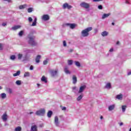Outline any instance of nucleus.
Listing matches in <instances>:
<instances>
[{
	"mask_svg": "<svg viewBox=\"0 0 131 131\" xmlns=\"http://www.w3.org/2000/svg\"><path fill=\"white\" fill-rule=\"evenodd\" d=\"M126 109V105H122V112H125Z\"/></svg>",
	"mask_w": 131,
	"mask_h": 131,
	"instance_id": "2f4dec72",
	"label": "nucleus"
},
{
	"mask_svg": "<svg viewBox=\"0 0 131 131\" xmlns=\"http://www.w3.org/2000/svg\"><path fill=\"white\" fill-rule=\"evenodd\" d=\"M92 30H93V27H92L87 28L82 30L81 31L82 36H83V37H86L87 36H89V35L90 34L89 32H90V31H92Z\"/></svg>",
	"mask_w": 131,
	"mask_h": 131,
	"instance_id": "f257e3e1",
	"label": "nucleus"
},
{
	"mask_svg": "<svg viewBox=\"0 0 131 131\" xmlns=\"http://www.w3.org/2000/svg\"><path fill=\"white\" fill-rule=\"evenodd\" d=\"M111 14L110 13H104L102 16V19H105V18H108V17H109V16H110Z\"/></svg>",
	"mask_w": 131,
	"mask_h": 131,
	"instance_id": "dca6fc26",
	"label": "nucleus"
},
{
	"mask_svg": "<svg viewBox=\"0 0 131 131\" xmlns=\"http://www.w3.org/2000/svg\"><path fill=\"white\" fill-rule=\"evenodd\" d=\"M20 26H15L14 27L12 28V30H17V29H19L20 28Z\"/></svg>",
	"mask_w": 131,
	"mask_h": 131,
	"instance_id": "bb28decb",
	"label": "nucleus"
},
{
	"mask_svg": "<svg viewBox=\"0 0 131 131\" xmlns=\"http://www.w3.org/2000/svg\"><path fill=\"white\" fill-rule=\"evenodd\" d=\"M115 108V104H113L108 106V110L109 111H112V110H114Z\"/></svg>",
	"mask_w": 131,
	"mask_h": 131,
	"instance_id": "2eb2a0df",
	"label": "nucleus"
},
{
	"mask_svg": "<svg viewBox=\"0 0 131 131\" xmlns=\"http://www.w3.org/2000/svg\"><path fill=\"white\" fill-rule=\"evenodd\" d=\"M98 9H99V10H103V6L102 5H99Z\"/></svg>",
	"mask_w": 131,
	"mask_h": 131,
	"instance_id": "79ce46f5",
	"label": "nucleus"
},
{
	"mask_svg": "<svg viewBox=\"0 0 131 131\" xmlns=\"http://www.w3.org/2000/svg\"><path fill=\"white\" fill-rule=\"evenodd\" d=\"M77 82V78L76 77V76L74 75L73 76V83L74 84H75Z\"/></svg>",
	"mask_w": 131,
	"mask_h": 131,
	"instance_id": "4468645a",
	"label": "nucleus"
},
{
	"mask_svg": "<svg viewBox=\"0 0 131 131\" xmlns=\"http://www.w3.org/2000/svg\"><path fill=\"white\" fill-rule=\"evenodd\" d=\"M7 91H8L9 94H13V90L11 88H8Z\"/></svg>",
	"mask_w": 131,
	"mask_h": 131,
	"instance_id": "473e14b6",
	"label": "nucleus"
},
{
	"mask_svg": "<svg viewBox=\"0 0 131 131\" xmlns=\"http://www.w3.org/2000/svg\"><path fill=\"white\" fill-rule=\"evenodd\" d=\"M126 4H129V1L128 0L126 1Z\"/></svg>",
	"mask_w": 131,
	"mask_h": 131,
	"instance_id": "5fc2aeb1",
	"label": "nucleus"
},
{
	"mask_svg": "<svg viewBox=\"0 0 131 131\" xmlns=\"http://www.w3.org/2000/svg\"><path fill=\"white\" fill-rule=\"evenodd\" d=\"M103 0H93V2H102Z\"/></svg>",
	"mask_w": 131,
	"mask_h": 131,
	"instance_id": "09e8293b",
	"label": "nucleus"
},
{
	"mask_svg": "<svg viewBox=\"0 0 131 131\" xmlns=\"http://www.w3.org/2000/svg\"><path fill=\"white\" fill-rule=\"evenodd\" d=\"M23 33H24L23 31H21L19 32V33H18V35H19V36H22V35H23Z\"/></svg>",
	"mask_w": 131,
	"mask_h": 131,
	"instance_id": "a19ab883",
	"label": "nucleus"
},
{
	"mask_svg": "<svg viewBox=\"0 0 131 131\" xmlns=\"http://www.w3.org/2000/svg\"><path fill=\"white\" fill-rule=\"evenodd\" d=\"M43 63L44 65H47V64H48V60H44Z\"/></svg>",
	"mask_w": 131,
	"mask_h": 131,
	"instance_id": "a18cd8bd",
	"label": "nucleus"
},
{
	"mask_svg": "<svg viewBox=\"0 0 131 131\" xmlns=\"http://www.w3.org/2000/svg\"><path fill=\"white\" fill-rule=\"evenodd\" d=\"M62 9H68V10H70V9H72V6L71 5H69L68 3H64L62 5Z\"/></svg>",
	"mask_w": 131,
	"mask_h": 131,
	"instance_id": "423d86ee",
	"label": "nucleus"
},
{
	"mask_svg": "<svg viewBox=\"0 0 131 131\" xmlns=\"http://www.w3.org/2000/svg\"><path fill=\"white\" fill-rule=\"evenodd\" d=\"M116 43L117 45H119V41H118Z\"/></svg>",
	"mask_w": 131,
	"mask_h": 131,
	"instance_id": "052dcab7",
	"label": "nucleus"
},
{
	"mask_svg": "<svg viewBox=\"0 0 131 131\" xmlns=\"http://www.w3.org/2000/svg\"><path fill=\"white\" fill-rule=\"evenodd\" d=\"M75 64L77 67H80V63L79 62L75 61Z\"/></svg>",
	"mask_w": 131,
	"mask_h": 131,
	"instance_id": "f704fd0d",
	"label": "nucleus"
},
{
	"mask_svg": "<svg viewBox=\"0 0 131 131\" xmlns=\"http://www.w3.org/2000/svg\"><path fill=\"white\" fill-rule=\"evenodd\" d=\"M24 77H28L30 76V73L28 72H26L24 75Z\"/></svg>",
	"mask_w": 131,
	"mask_h": 131,
	"instance_id": "c85d7f7f",
	"label": "nucleus"
},
{
	"mask_svg": "<svg viewBox=\"0 0 131 131\" xmlns=\"http://www.w3.org/2000/svg\"><path fill=\"white\" fill-rule=\"evenodd\" d=\"M30 70H33V66H30Z\"/></svg>",
	"mask_w": 131,
	"mask_h": 131,
	"instance_id": "3c124183",
	"label": "nucleus"
},
{
	"mask_svg": "<svg viewBox=\"0 0 131 131\" xmlns=\"http://www.w3.org/2000/svg\"><path fill=\"white\" fill-rule=\"evenodd\" d=\"M28 43L31 46H36V42L34 40V36H28Z\"/></svg>",
	"mask_w": 131,
	"mask_h": 131,
	"instance_id": "f03ea898",
	"label": "nucleus"
},
{
	"mask_svg": "<svg viewBox=\"0 0 131 131\" xmlns=\"http://www.w3.org/2000/svg\"><path fill=\"white\" fill-rule=\"evenodd\" d=\"M22 130V128L20 126H18L15 129V131H21Z\"/></svg>",
	"mask_w": 131,
	"mask_h": 131,
	"instance_id": "72a5a7b5",
	"label": "nucleus"
},
{
	"mask_svg": "<svg viewBox=\"0 0 131 131\" xmlns=\"http://www.w3.org/2000/svg\"><path fill=\"white\" fill-rule=\"evenodd\" d=\"M103 116H101L100 117V119H103Z\"/></svg>",
	"mask_w": 131,
	"mask_h": 131,
	"instance_id": "680f3d73",
	"label": "nucleus"
},
{
	"mask_svg": "<svg viewBox=\"0 0 131 131\" xmlns=\"http://www.w3.org/2000/svg\"><path fill=\"white\" fill-rule=\"evenodd\" d=\"M0 97L2 99H6L7 98V94L6 93H2L0 94Z\"/></svg>",
	"mask_w": 131,
	"mask_h": 131,
	"instance_id": "4be33fe9",
	"label": "nucleus"
},
{
	"mask_svg": "<svg viewBox=\"0 0 131 131\" xmlns=\"http://www.w3.org/2000/svg\"><path fill=\"white\" fill-rule=\"evenodd\" d=\"M95 32H98V29H95Z\"/></svg>",
	"mask_w": 131,
	"mask_h": 131,
	"instance_id": "13d9d810",
	"label": "nucleus"
},
{
	"mask_svg": "<svg viewBox=\"0 0 131 131\" xmlns=\"http://www.w3.org/2000/svg\"><path fill=\"white\" fill-rule=\"evenodd\" d=\"M23 61H27V56H26L25 58H24Z\"/></svg>",
	"mask_w": 131,
	"mask_h": 131,
	"instance_id": "8fccbe9b",
	"label": "nucleus"
},
{
	"mask_svg": "<svg viewBox=\"0 0 131 131\" xmlns=\"http://www.w3.org/2000/svg\"><path fill=\"white\" fill-rule=\"evenodd\" d=\"M22 57H23V54L21 53H19L17 54V58L18 60H21V59H22Z\"/></svg>",
	"mask_w": 131,
	"mask_h": 131,
	"instance_id": "cd10ccee",
	"label": "nucleus"
},
{
	"mask_svg": "<svg viewBox=\"0 0 131 131\" xmlns=\"http://www.w3.org/2000/svg\"><path fill=\"white\" fill-rule=\"evenodd\" d=\"M28 131H38L37 126H36V125H32L31 127V130Z\"/></svg>",
	"mask_w": 131,
	"mask_h": 131,
	"instance_id": "9d476101",
	"label": "nucleus"
},
{
	"mask_svg": "<svg viewBox=\"0 0 131 131\" xmlns=\"http://www.w3.org/2000/svg\"><path fill=\"white\" fill-rule=\"evenodd\" d=\"M10 60H12V61H14L16 59V56L15 55H11L10 56Z\"/></svg>",
	"mask_w": 131,
	"mask_h": 131,
	"instance_id": "c9c22d12",
	"label": "nucleus"
},
{
	"mask_svg": "<svg viewBox=\"0 0 131 131\" xmlns=\"http://www.w3.org/2000/svg\"><path fill=\"white\" fill-rule=\"evenodd\" d=\"M15 83L17 85H21V80H17L15 82Z\"/></svg>",
	"mask_w": 131,
	"mask_h": 131,
	"instance_id": "e433bc0d",
	"label": "nucleus"
},
{
	"mask_svg": "<svg viewBox=\"0 0 131 131\" xmlns=\"http://www.w3.org/2000/svg\"><path fill=\"white\" fill-rule=\"evenodd\" d=\"M4 1H5L6 2H8V3H11L12 2L11 0H4Z\"/></svg>",
	"mask_w": 131,
	"mask_h": 131,
	"instance_id": "603ef678",
	"label": "nucleus"
},
{
	"mask_svg": "<svg viewBox=\"0 0 131 131\" xmlns=\"http://www.w3.org/2000/svg\"><path fill=\"white\" fill-rule=\"evenodd\" d=\"M32 11H33V8H29L28 9V13H31V12H32Z\"/></svg>",
	"mask_w": 131,
	"mask_h": 131,
	"instance_id": "ea45409f",
	"label": "nucleus"
},
{
	"mask_svg": "<svg viewBox=\"0 0 131 131\" xmlns=\"http://www.w3.org/2000/svg\"><path fill=\"white\" fill-rule=\"evenodd\" d=\"M52 115H53V112L49 111L47 113L48 117H49V118H51V117H52Z\"/></svg>",
	"mask_w": 131,
	"mask_h": 131,
	"instance_id": "a211bd4d",
	"label": "nucleus"
},
{
	"mask_svg": "<svg viewBox=\"0 0 131 131\" xmlns=\"http://www.w3.org/2000/svg\"><path fill=\"white\" fill-rule=\"evenodd\" d=\"M82 98H83V94H81V95H80L77 98V101H78V102H79V101H80V100H81V99H82Z\"/></svg>",
	"mask_w": 131,
	"mask_h": 131,
	"instance_id": "5701e85b",
	"label": "nucleus"
},
{
	"mask_svg": "<svg viewBox=\"0 0 131 131\" xmlns=\"http://www.w3.org/2000/svg\"><path fill=\"white\" fill-rule=\"evenodd\" d=\"M110 52H113V48H111V49L110 50Z\"/></svg>",
	"mask_w": 131,
	"mask_h": 131,
	"instance_id": "6e6d98bb",
	"label": "nucleus"
},
{
	"mask_svg": "<svg viewBox=\"0 0 131 131\" xmlns=\"http://www.w3.org/2000/svg\"><path fill=\"white\" fill-rule=\"evenodd\" d=\"M119 125H120V126H121V125H123V123H122V122L120 123Z\"/></svg>",
	"mask_w": 131,
	"mask_h": 131,
	"instance_id": "864d4df0",
	"label": "nucleus"
},
{
	"mask_svg": "<svg viewBox=\"0 0 131 131\" xmlns=\"http://www.w3.org/2000/svg\"><path fill=\"white\" fill-rule=\"evenodd\" d=\"M54 123L56 126H59V118L57 116L54 118Z\"/></svg>",
	"mask_w": 131,
	"mask_h": 131,
	"instance_id": "6e6552de",
	"label": "nucleus"
},
{
	"mask_svg": "<svg viewBox=\"0 0 131 131\" xmlns=\"http://www.w3.org/2000/svg\"><path fill=\"white\" fill-rule=\"evenodd\" d=\"M32 114H33V112H31L29 113V114H30V115H31Z\"/></svg>",
	"mask_w": 131,
	"mask_h": 131,
	"instance_id": "bf43d9fd",
	"label": "nucleus"
},
{
	"mask_svg": "<svg viewBox=\"0 0 131 131\" xmlns=\"http://www.w3.org/2000/svg\"><path fill=\"white\" fill-rule=\"evenodd\" d=\"M66 25H67V26H70L71 29H74L76 26V24H67Z\"/></svg>",
	"mask_w": 131,
	"mask_h": 131,
	"instance_id": "1a4fd4ad",
	"label": "nucleus"
},
{
	"mask_svg": "<svg viewBox=\"0 0 131 131\" xmlns=\"http://www.w3.org/2000/svg\"><path fill=\"white\" fill-rule=\"evenodd\" d=\"M76 89H77V88L76 87V86H74V87H73V88H72V90H73V92H74V93H76Z\"/></svg>",
	"mask_w": 131,
	"mask_h": 131,
	"instance_id": "58836bf2",
	"label": "nucleus"
},
{
	"mask_svg": "<svg viewBox=\"0 0 131 131\" xmlns=\"http://www.w3.org/2000/svg\"><path fill=\"white\" fill-rule=\"evenodd\" d=\"M101 35L103 37L107 36V35H108V33L107 31H104L101 33Z\"/></svg>",
	"mask_w": 131,
	"mask_h": 131,
	"instance_id": "393cba45",
	"label": "nucleus"
},
{
	"mask_svg": "<svg viewBox=\"0 0 131 131\" xmlns=\"http://www.w3.org/2000/svg\"><path fill=\"white\" fill-rule=\"evenodd\" d=\"M2 26H4V27L7 26V23H3L2 24Z\"/></svg>",
	"mask_w": 131,
	"mask_h": 131,
	"instance_id": "de8ad7c7",
	"label": "nucleus"
},
{
	"mask_svg": "<svg viewBox=\"0 0 131 131\" xmlns=\"http://www.w3.org/2000/svg\"><path fill=\"white\" fill-rule=\"evenodd\" d=\"M63 47H67V44L66 43V41L64 40L63 41Z\"/></svg>",
	"mask_w": 131,
	"mask_h": 131,
	"instance_id": "37998d69",
	"label": "nucleus"
},
{
	"mask_svg": "<svg viewBox=\"0 0 131 131\" xmlns=\"http://www.w3.org/2000/svg\"><path fill=\"white\" fill-rule=\"evenodd\" d=\"M46 113V110L45 108H41L40 110L37 111L36 112V115H38L39 116H43L45 113Z\"/></svg>",
	"mask_w": 131,
	"mask_h": 131,
	"instance_id": "7ed1b4c3",
	"label": "nucleus"
},
{
	"mask_svg": "<svg viewBox=\"0 0 131 131\" xmlns=\"http://www.w3.org/2000/svg\"><path fill=\"white\" fill-rule=\"evenodd\" d=\"M73 50L72 49L70 50V52H72Z\"/></svg>",
	"mask_w": 131,
	"mask_h": 131,
	"instance_id": "69168bd1",
	"label": "nucleus"
},
{
	"mask_svg": "<svg viewBox=\"0 0 131 131\" xmlns=\"http://www.w3.org/2000/svg\"><path fill=\"white\" fill-rule=\"evenodd\" d=\"M27 7V5L24 4L23 5H20L19 6V9L20 10H23V9H25Z\"/></svg>",
	"mask_w": 131,
	"mask_h": 131,
	"instance_id": "aec40b11",
	"label": "nucleus"
},
{
	"mask_svg": "<svg viewBox=\"0 0 131 131\" xmlns=\"http://www.w3.org/2000/svg\"><path fill=\"white\" fill-rule=\"evenodd\" d=\"M42 19L44 20V21H48V20H50V16H49L48 14H45L42 16Z\"/></svg>",
	"mask_w": 131,
	"mask_h": 131,
	"instance_id": "0eeeda50",
	"label": "nucleus"
},
{
	"mask_svg": "<svg viewBox=\"0 0 131 131\" xmlns=\"http://www.w3.org/2000/svg\"><path fill=\"white\" fill-rule=\"evenodd\" d=\"M69 68L68 67H65L64 68V71L66 74H70V71H69Z\"/></svg>",
	"mask_w": 131,
	"mask_h": 131,
	"instance_id": "9b49d317",
	"label": "nucleus"
},
{
	"mask_svg": "<svg viewBox=\"0 0 131 131\" xmlns=\"http://www.w3.org/2000/svg\"><path fill=\"white\" fill-rule=\"evenodd\" d=\"M68 64L70 66H71V65H72L73 64V60H68Z\"/></svg>",
	"mask_w": 131,
	"mask_h": 131,
	"instance_id": "c756f323",
	"label": "nucleus"
},
{
	"mask_svg": "<svg viewBox=\"0 0 131 131\" xmlns=\"http://www.w3.org/2000/svg\"><path fill=\"white\" fill-rule=\"evenodd\" d=\"M114 24H115L114 23H112V25H114Z\"/></svg>",
	"mask_w": 131,
	"mask_h": 131,
	"instance_id": "0e129e2a",
	"label": "nucleus"
},
{
	"mask_svg": "<svg viewBox=\"0 0 131 131\" xmlns=\"http://www.w3.org/2000/svg\"><path fill=\"white\" fill-rule=\"evenodd\" d=\"M116 98L118 99V100H122V94L117 95Z\"/></svg>",
	"mask_w": 131,
	"mask_h": 131,
	"instance_id": "a878e982",
	"label": "nucleus"
},
{
	"mask_svg": "<svg viewBox=\"0 0 131 131\" xmlns=\"http://www.w3.org/2000/svg\"><path fill=\"white\" fill-rule=\"evenodd\" d=\"M21 74V71H17L16 73L13 74V76L16 77V76H19Z\"/></svg>",
	"mask_w": 131,
	"mask_h": 131,
	"instance_id": "412c9836",
	"label": "nucleus"
},
{
	"mask_svg": "<svg viewBox=\"0 0 131 131\" xmlns=\"http://www.w3.org/2000/svg\"><path fill=\"white\" fill-rule=\"evenodd\" d=\"M36 21H37V18L35 17L34 19V21L32 23V24L31 25V26H36Z\"/></svg>",
	"mask_w": 131,
	"mask_h": 131,
	"instance_id": "b1692460",
	"label": "nucleus"
},
{
	"mask_svg": "<svg viewBox=\"0 0 131 131\" xmlns=\"http://www.w3.org/2000/svg\"><path fill=\"white\" fill-rule=\"evenodd\" d=\"M33 19H32V18H31V17H29L28 18V21H29V22H30V23H31V21H33Z\"/></svg>",
	"mask_w": 131,
	"mask_h": 131,
	"instance_id": "c03bdc74",
	"label": "nucleus"
},
{
	"mask_svg": "<svg viewBox=\"0 0 131 131\" xmlns=\"http://www.w3.org/2000/svg\"><path fill=\"white\" fill-rule=\"evenodd\" d=\"M131 75V72H129L127 73V75Z\"/></svg>",
	"mask_w": 131,
	"mask_h": 131,
	"instance_id": "4d7b16f0",
	"label": "nucleus"
},
{
	"mask_svg": "<svg viewBox=\"0 0 131 131\" xmlns=\"http://www.w3.org/2000/svg\"><path fill=\"white\" fill-rule=\"evenodd\" d=\"M51 73L52 76H55V75H57V73H58V70H55V71L52 70L51 71Z\"/></svg>",
	"mask_w": 131,
	"mask_h": 131,
	"instance_id": "ddd939ff",
	"label": "nucleus"
},
{
	"mask_svg": "<svg viewBox=\"0 0 131 131\" xmlns=\"http://www.w3.org/2000/svg\"><path fill=\"white\" fill-rule=\"evenodd\" d=\"M2 118L3 121H7V120L8 119V116L7 115V114H3Z\"/></svg>",
	"mask_w": 131,
	"mask_h": 131,
	"instance_id": "f8f14e48",
	"label": "nucleus"
},
{
	"mask_svg": "<svg viewBox=\"0 0 131 131\" xmlns=\"http://www.w3.org/2000/svg\"><path fill=\"white\" fill-rule=\"evenodd\" d=\"M41 81H43V82H45V83H47L48 82V80H47V78L45 76H43L42 78H41Z\"/></svg>",
	"mask_w": 131,
	"mask_h": 131,
	"instance_id": "6ab92c4d",
	"label": "nucleus"
},
{
	"mask_svg": "<svg viewBox=\"0 0 131 131\" xmlns=\"http://www.w3.org/2000/svg\"><path fill=\"white\" fill-rule=\"evenodd\" d=\"M86 88V86H85V85L80 86L78 92V94H81V93H83V92H84V90H85Z\"/></svg>",
	"mask_w": 131,
	"mask_h": 131,
	"instance_id": "39448f33",
	"label": "nucleus"
},
{
	"mask_svg": "<svg viewBox=\"0 0 131 131\" xmlns=\"http://www.w3.org/2000/svg\"><path fill=\"white\" fill-rule=\"evenodd\" d=\"M60 108L62 111H66V106H60Z\"/></svg>",
	"mask_w": 131,
	"mask_h": 131,
	"instance_id": "4c0bfd02",
	"label": "nucleus"
},
{
	"mask_svg": "<svg viewBox=\"0 0 131 131\" xmlns=\"http://www.w3.org/2000/svg\"><path fill=\"white\" fill-rule=\"evenodd\" d=\"M80 6L81 7V8H84V9H90V7H91L90 4L86 2L81 3Z\"/></svg>",
	"mask_w": 131,
	"mask_h": 131,
	"instance_id": "20e7f679",
	"label": "nucleus"
},
{
	"mask_svg": "<svg viewBox=\"0 0 131 131\" xmlns=\"http://www.w3.org/2000/svg\"><path fill=\"white\" fill-rule=\"evenodd\" d=\"M41 56L39 55H37L36 57L35 61L36 63H39V60H40Z\"/></svg>",
	"mask_w": 131,
	"mask_h": 131,
	"instance_id": "f3484780",
	"label": "nucleus"
},
{
	"mask_svg": "<svg viewBox=\"0 0 131 131\" xmlns=\"http://www.w3.org/2000/svg\"><path fill=\"white\" fill-rule=\"evenodd\" d=\"M38 86H39V84H37Z\"/></svg>",
	"mask_w": 131,
	"mask_h": 131,
	"instance_id": "338daca9",
	"label": "nucleus"
},
{
	"mask_svg": "<svg viewBox=\"0 0 131 131\" xmlns=\"http://www.w3.org/2000/svg\"><path fill=\"white\" fill-rule=\"evenodd\" d=\"M0 90H3V87L0 86Z\"/></svg>",
	"mask_w": 131,
	"mask_h": 131,
	"instance_id": "e2e57ef3",
	"label": "nucleus"
},
{
	"mask_svg": "<svg viewBox=\"0 0 131 131\" xmlns=\"http://www.w3.org/2000/svg\"><path fill=\"white\" fill-rule=\"evenodd\" d=\"M106 89H111V84L107 83L105 85Z\"/></svg>",
	"mask_w": 131,
	"mask_h": 131,
	"instance_id": "7c9ffc66",
	"label": "nucleus"
},
{
	"mask_svg": "<svg viewBox=\"0 0 131 131\" xmlns=\"http://www.w3.org/2000/svg\"><path fill=\"white\" fill-rule=\"evenodd\" d=\"M3 44L0 43V51L3 50Z\"/></svg>",
	"mask_w": 131,
	"mask_h": 131,
	"instance_id": "49530a36",
	"label": "nucleus"
}]
</instances>
